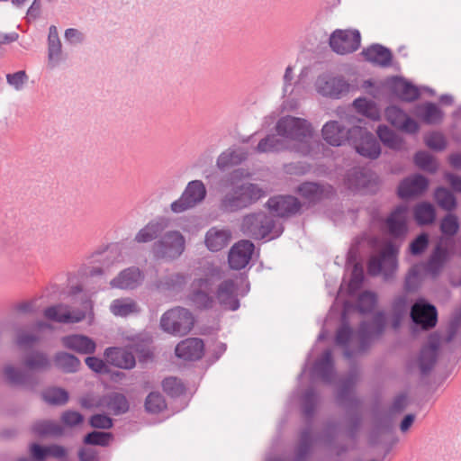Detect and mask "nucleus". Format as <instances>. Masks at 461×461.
I'll use <instances>...</instances> for the list:
<instances>
[{
    "instance_id": "nucleus-1",
    "label": "nucleus",
    "mask_w": 461,
    "mask_h": 461,
    "mask_svg": "<svg viewBox=\"0 0 461 461\" xmlns=\"http://www.w3.org/2000/svg\"><path fill=\"white\" fill-rule=\"evenodd\" d=\"M385 327L386 315L383 311L375 312L371 321H362L356 334L343 320L337 330L335 342L343 348L345 358L350 360L366 352L373 341L383 335Z\"/></svg>"
},
{
    "instance_id": "nucleus-2",
    "label": "nucleus",
    "mask_w": 461,
    "mask_h": 461,
    "mask_svg": "<svg viewBox=\"0 0 461 461\" xmlns=\"http://www.w3.org/2000/svg\"><path fill=\"white\" fill-rule=\"evenodd\" d=\"M459 330H461V308L455 313L444 332L431 333L421 347L415 360V365L420 375H427L431 372L437 363L441 346L451 342Z\"/></svg>"
},
{
    "instance_id": "nucleus-3",
    "label": "nucleus",
    "mask_w": 461,
    "mask_h": 461,
    "mask_svg": "<svg viewBox=\"0 0 461 461\" xmlns=\"http://www.w3.org/2000/svg\"><path fill=\"white\" fill-rule=\"evenodd\" d=\"M276 131L280 137L289 140L291 151L303 157L311 153L312 126L307 120L290 115L283 116L277 121Z\"/></svg>"
},
{
    "instance_id": "nucleus-4",
    "label": "nucleus",
    "mask_w": 461,
    "mask_h": 461,
    "mask_svg": "<svg viewBox=\"0 0 461 461\" xmlns=\"http://www.w3.org/2000/svg\"><path fill=\"white\" fill-rule=\"evenodd\" d=\"M357 382V370H351L348 376L341 381L336 395L338 404L348 410L346 433L351 439L357 438L362 424V414L358 410L361 401L354 392Z\"/></svg>"
},
{
    "instance_id": "nucleus-5",
    "label": "nucleus",
    "mask_w": 461,
    "mask_h": 461,
    "mask_svg": "<svg viewBox=\"0 0 461 461\" xmlns=\"http://www.w3.org/2000/svg\"><path fill=\"white\" fill-rule=\"evenodd\" d=\"M263 195V190L257 184L242 183L222 192L217 208L221 213H235L249 207Z\"/></svg>"
},
{
    "instance_id": "nucleus-6",
    "label": "nucleus",
    "mask_w": 461,
    "mask_h": 461,
    "mask_svg": "<svg viewBox=\"0 0 461 461\" xmlns=\"http://www.w3.org/2000/svg\"><path fill=\"white\" fill-rule=\"evenodd\" d=\"M241 231L254 240H274L284 231L283 225L274 216L264 212H252L242 218Z\"/></svg>"
},
{
    "instance_id": "nucleus-7",
    "label": "nucleus",
    "mask_w": 461,
    "mask_h": 461,
    "mask_svg": "<svg viewBox=\"0 0 461 461\" xmlns=\"http://www.w3.org/2000/svg\"><path fill=\"white\" fill-rule=\"evenodd\" d=\"M215 287L216 280L212 276L194 279L186 295L187 303L199 311L214 309L216 306V300L213 295Z\"/></svg>"
},
{
    "instance_id": "nucleus-8",
    "label": "nucleus",
    "mask_w": 461,
    "mask_h": 461,
    "mask_svg": "<svg viewBox=\"0 0 461 461\" xmlns=\"http://www.w3.org/2000/svg\"><path fill=\"white\" fill-rule=\"evenodd\" d=\"M399 249L392 242H387L382 249L370 257L367 262V272L372 276L383 275L384 280L392 279L398 268Z\"/></svg>"
},
{
    "instance_id": "nucleus-9",
    "label": "nucleus",
    "mask_w": 461,
    "mask_h": 461,
    "mask_svg": "<svg viewBox=\"0 0 461 461\" xmlns=\"http://www.w3.org/2000/svg\"><path fill=\"white\" fill-rule=\"evenodd\" d=\"M185 249V239L177 230H169L152 245L151 252L157 259L171 261L178 258Z\"/></svg>"
},
{
    "instance_id": "nucleus-10",
    "label": "nucleus",
    "mask_w": 461,
    "mask_h": 461,
    "mask_svg": "<svg viewBox=\"0 0 461 461\" xmlns=\"http://www.w3.org/2000/svg\"><path fill=\"white\" fill-rule=\"evenodd\" d=\"M194 318L192 312L183 307H176L166 312L160 319L161 329L172 335L185 336L193 328Z\"/></svg>"
},
{
    "instance_id": "nucleus-11",
    "label": "nucleus",
    "mask_w": 461,
    "mask_h": 461,
    "mask_svg": "<svg viewBox=\"0 0 461 461\" xmlns=\"http://www.w3.org/2000/svg\"><path fill=\"white\" fill-rule=\"evenodd\" d=\"M349 144L362 157L376 159L381 154V146L375 137L366 128H349Z\"/></svg>"
},
{
    "instance_id": "nucleus-12",
    "label": "nucleus",
    "mask_w": 461,
    "mask_h": 461,
    "mask_svg": "<svg viewBox=\"0 0 461 461\" xmlns=\"http://www.w3.org/2000/svg\"><path fill=\"white\" fill-rule=\"evenodd\" d=\"M206 193V187L203 181H190L181 196L171 203V211L175 213H181L195 207L204 200Z\"/></svg>"
},
{
    "instance_id": "nucleus-13",
    "label": "nucleus",
    "mask_w": 461,
    "mask_h": 461,
    "mask_svg": "<svg viewBox=\"0 0 461 461\" xmlns=\"http://www.w3.org/2000/svg\"><path fill=\"white\" fill-rule=\"evenodd\" d=\"M315 89L318 94L324 97L339 99L349 92L350 85L341 76L323 73L317 77Z\"/></svg>"
},
{
    "instance_id": "nucleus-14",
    "label": "nucleus",
    "mask_w": 461,
    "mask_h": 461,
    "mask_svg": "<svg viewBox=\"0 0 461 461\" xmlns=\"http://www.w3.org/2000/svg\"><path fill=\"white\" fill-rule=\"evenodd\" d=\"M361 36L357 30H336L330 37L331 50L340 55L358 50Z\"/></svg>"
},
{
    "instance_id": "nucleus-15",
    "label": "nucleus",
    "mask_w": 461,
    "mask_h": 461,
    "mask_svg": "<svg viewBox=\"0 0 461 461\" xmlns=\"http://www.w3.org/2000/svg\"><path fill=\"white\" fill-rule=\"evenodd\" d=\"M410 316L412 322L423 330L435 327L438 321L436 307L424 299H419L414 303L411 308Z\"/></svg>"
},
{
    "instance_id": "nucleus-16",
    "label": "nucleus",
    "mask_w": 461,
    "mask_h": 461,
    "mask_svg": "<svg viewBox=\"0 0 461 461\" xmlns=\"http://www.w3.org/2000/svg\"><path fill=\"white\" fill-rule=\"evenodd\" d=\"M213 295L215 296L216 304H220L223 310L234 312L240 308L237 285L232 279H226L219 285L216 284Z\"/></svg>"
},
{
    "instance_id": "nucleus-17",
    "label": "nucleus",
    "mask_w": 461,
    "mask_h": 461,
    "mask_svg": "<svg viewBox=\"0 0 461 461\" xmlns=\"http://www.w3.org/2000/svg\"><path fill=\"white\" fill-rule=\"evenodd\" d=\"M43 315L49 321L63 324L77 323L86 318V312L84 311H70V307L64 303H58L47 307L43 312Z\"/></svg>"
},
{
    "instance_id": "nucleus-18",
    "label": "nucleus",
    "mask_w": 461,
    "mask_h": 461,
    "mask_svg": "<svg viewBox=\"0 0 461 461\" xmlns=\"http://www.w3.org/2000/svg\"><path fill=\"white\" fill-rule=\"evenodd\" d=\"M347 185L353 191H373L376 186L375 176L369 169L354 167L347 175Z\"/></svg>"
},
{
    "instance_id": "nucleus-19",
    "label": "nucleus",
    "mask_w": 461,
    "mask_h": 461,
    "mask_svg": "<svg viewBox=\"0 0 461 461\" xmlns=\"http://www.w3.org/2000/svg\"><path fill=\"white\" fill-rule=\"evenodd\" d=\"M254 249V244L247 240H240L233 245L228 256L230 268L236 270L244 268L251 259Z\"/></svg>"
},
{
    "instance_id": "nucleus-20",
    "label": "nucleus",
    "mask_w": 461,
    "mask_h": 461,
    "mask_svg": "<svg viewBox=\"0 0 461 461\" xmlns=\"http://www.w3.org/2000/svg\"><path fill=\"white\" fill-rule=\"evenodd\" d=\"M271 212L278 217H289L296 214L301 209L299 200L292 195H279L270 198L267 203Z\"/></svg>"
},
{
    "instance_id": "nucleus-21",
    "label": "nucleus",
    "mask_w": 461,
    "mask_h": 461,
    "mask_svg": "<svg viewBox=\"0 0 461 461\" xmlns=\"http://www.w3.org/2000/svg\"><path fill=\"white\" fill-rule=\"evenodd\" d=\"M442 243L443 239L436 245L427 262L423 265L425 273L432 278H436L440 275L449 258L448 249Z\"/></svg>"
},
{
    "instance_id": "nucleus-22",
    "label": "nucleus",
    "mask_w": 461,
    "mask_h": 461,
    "mask_svg": "<svg viewBox=\"0 0 461 461\" xmlns=\"http://www.w3.org/2000/svg\"><path fill=\"white\" fill-rule=\"evenodd\" d=\"M144 275L136 267H131L121 271L116 277L110 281L112 288L133 290L141 285Z\"/></svg>"
},
{
    "instance_id": "nucleus-23",
    "label": "nucleus",
    "mask_w": 461,
    "mask_h": 461,
    "mask_svg": "<svg viewBox=\"0 0 461 461\" xmlns=\"http://www.w3.org/2000/svg\"><path fill=\"white\" fill-rule=\"evenodd\" d=\"M428 179L419 174L404 178L399 184L397 194L402 199H409L421 194L428 188Z\"/></svg>"
},
{
    "instance_id": "nucleus-24",
    "label": "nucleus",
    "mask_w": 461,
    "mask_h": 461,
    "mask_svg": "<svg viewBox=\"0 0 461 461\" xmlns=\"http://www.w3.org/2000/svg\"><path fill=\"white\" fill-rule=\"evenodd\" d=\"M203 341L198 338L186 339L176 347L175 352L177 357L187 361L200 359L203 355Z\"/></svg>"
},
{
    "instance_id": "nucleus-25",
    "label": "nucleus",
    "mask_w": 461,
    "mask_h": 461,
    "mask_svg": "<svg viewBox=\"0 0 461 461\" xmlns=\"http://www.w3.org/2000/svg\"><path fill=\"white\" fill-rule=\"evenodd\" d=\"M322 137L331 146H341L349 143V129H346L337 121L326 122L321 130Z\"/></svg>"
},
{
    "instance_id": "nucleus-26",
    "label": "nucleus",
    "mask_w": 461,
    "mask_h": 461,
    "mask_svg": "<svg viewBox=\"0 0 461 461\" xmlns=\"http://www.w3.org/2000/svg\"><path fill=\"white\" fill-rule=\"evenodd\" d=\"M407 212L405 205H398L387 217L386 226L388 232L394 238H400L407 232Z\"/></svg>"
},
{
    "instance_id": "nucleus-27",
    "label": "nucleus",
    "mask_w": 461,
    "mask_h": 461,
    "mask_svg": "<svg viewBox=\"0 0 461 461\" xmlns=\"http://www.w3.org/2000/svg\"><path fill=\"white\" fill-rule=\"evenodd\" d=\"M97 406L107 410L113 415H121L129 411L130 404L126 396L120 393H110L103 395L97 402Z\"/></svg>"
},
{
    "instance_id": "nucleus-28",
    "label": "nucleus",
    "mask_w": 461,
    "mask_h": 461,
    "mask_svg": "<svg viewBox=\"0 0 461 461\" xmlns=\"http://www.w3.org/2000/svg\"><path fill=\"white\" fill-rule=\"evenodd\" d=\"M107 363L122 369H131L136 365L135 357L131 351L123 348H108L104 351Z\"/></svg>"
},
{
    "instance_id": "nucleus-29",
    "label": "nucleus",
    "mask_w": 461,
    "mask_h": 461,
    "mask_svg": "<svg viewBox=\"0 0 461 461\" xmlns=\"http://www.w3.org/2000/svg\"><path fill=\"white\" fill-rule=\"evenodd\" d=\"M169 221L160 217L150 221L146 226L140 229L135 235L134 240L138 243H147L158 238L168 227Z\"/></svg>"
},
{
    "instance_id": "nucleus-30",
    "label": "nucleus",
    "mask_w": 461,
    "mask_h": 461,
    "mask_svg": "<svg viewBox=\"0 0 461 461\" xmlns=\"http://www.w3.org/2000/svg\"><path fill=\"white\" fill-rule=\"evenodd\" d=\"M361 54L366 61L377 67L388 68L392 64L393 55L391 50L380 44H373L364 49Z\"/></svg>"
},
{
    "instance_id": "nucleus-31",
    "label": "nucleus",
    "mask_w": 461,
    "mask_h": 461,
    "mask_svg": "<svg viewBox=\"0 0 461 461\" xmlns=\"http://www.w3.org/2000/svg\"><path fill=\"white\" fill-rule=\"evenodd\" d=\"M388 84L391 91L405 102H413L420 97L418 87L402 77H393Z\"/></svg>"
},
{
    "instance_id": "nucleus-32",
    "label": "nucleus",
    "mask_w": 461,
    "mask_h": 461,
    "mask_svg": "<svg viewBox=\"0 0 461 461\" xmlns=\"http://www.w3.org/2000/svg\"><path fill=\"white\" fill-rule=\"evenodd\" d=\"M65 348L74 350L79 354H92L95 351V342L85 335H68L61 339Z\"/></svg>"
},
{
    "instance_id": "nucleus-33",
    "label": "nucleus",
    "mask_w": 461,
    "mask_h": 461,
    "mask_svg": "<svg viewBox=\"0 0 461 461\" xmlns=\"http://www.w3.org/2000/svg\"><path fill=\"white\" fill-rule=\"evenodd\" d=\"M313 373L326 384H331L333 382L335 370L330 349H326L322 356L315 361Z\"/></svg>"
},
{
    "instance_id": "nucleus-34",
    "label": "nucleus",
    "mask_w": 461,
    "mask_h": 461,
    "mask_svg": "<svg viewBox=\"0 0 461 461\" xmlns=\"http://www.w3.org/2000/svg\"><path fill=\"white\" fill-rule=\"evenodd\" d=\"M231 239V232L228 229L211 228L205 235V245L211 251H220L227 247Z\"/></svg>"
},
{
    "instance_id": "nucleus-35",
    "label": "nucleus",
    "mask_w": 461,
    "mask_h": 461,
    "mask_svg": "<svg viewBox=\"0 0 461 461\" xmlns=\"http://www.w3.org/2000/svg\"><path fill=\"white\" fill-rule=\"evenodd\" d=\"M62 60V45L58 29L50 25L48 35V64L50 68L57 67Z\"/></svg>"
},
{
    "instance_id": "nucleus-36",
    "label": "nucleus",
    "mask_w": 461,
    "mask_h": 461,
    "mask_svg": "<svg viewBox=\"0 0 461 461\" xmlns=\"http://www.w3.org/2000/svg\"><path fill=\"white\" fill-rule=\"evenodd\" d=\"M284 150L291 151V143L278 134H269L263 138L258 144L256 151L258 153H275Z\"/></svg>"
},
{
    "instance_id": "nucleus-37",
    "label": "nucleus",
    "mask_w": 461,
    "mask_h": 461,
    "mask_svg": "<svg viewBox=\"0 0 461 461\" xmlns=\"http://www.w3.org/2000/svg\"><path fill=\"white\" fill-rule=\"evenodd\" d=\"M23 365L30 371L41 372L50 367V360L46 353L34 350L23 357Z\"/></svg>"
},
{
    "instance_id": "nucleus-38",
    "label": "nucleus",
    "mask_w": 461,
    "mask_h": 461,
    "mask_svg": "<svg viewBox=\"0 0 461 461\" xmlns=\"http://www.w3.org/2000/svg\"><path fill=\"white\" fill-rule=\"evenodd\" d=\"M246 159V153L240 149H228L217 158V167L220 170L225 171L231 167L240 164Z\"/></svg>"
},
{
    "instance_id": "nucleus-39",
    "label": "nucleus",
    "mask_w": 461,
    "mask_h": 461,
    "mask_svg": "<svg viewBox=\"0 0 461 461\" xmlns=\"http://www.w3.org/2000/svg\"><path fill=\"white\" fill-rule=\"evenodd\" d=\"M416 114L428 124L438 123L443 118L442 111L435 104L430 102L417 106Z\"/></svg>"
},
{
    "instance_id": "nucleus-40",
    "label": "nucleus",
    "mask_w": 461,
    "mask_h": 461,
    "mask_svg": "<svg viewBox=\"0 0 461 461\" xmlns=\"http://www.w3.org/2000/svg\"><path fill=\"white\" fill-rule=\"evenodd\" d=\"M110 311L115 316L127 317L132 313H139L140 309L138 303L131 298H119L110 304Z\"/></svg>"
},
{
    "instance_id": "nucleus-41",
    "label": "nucleus",
    "mask_w": 461,
    "mask_h": 461,
    "mask_svg": "<svg viewBox=\"0 0 461 461\" xmlns=\"http://www.w3.org/2000/svg\"><path fill=\"white\" fill-rule=\"evenodd\" d=\"M313 443L312 428L307 427L300 433L299 443L295 448L294 461H306Z\"/></svg>"
},
{
    "instance_id": "nucleus-42",
    "label": "nucleus",
    "mask_w": 461,
    "mask_h": 461,
    "mask_svg": "<svg viewBox=\"0 0 461 461\" xmlns=\"http://www.w3.org/2000/svg\"><path fill=\"white\" fill-rule=\"evenodd\" d=\"M379 140L384 146L394 150H401L404 147L402 139L386 125H379L376 130Z\"/></svg>"
},
{
    "instance_id": "nucleus-43",
    "label": "nucleus",
    "mask_w": 461,
    "mask_h": 461,
    "mask_svg": "<svg viewBox=\"0 0 461 461\" xmlns=\"http://www.w3.org/2000/svg\"><path fill=\"white\" fill-rule=\"evenodd\" d=\"M54 365L65 373H75L80 366V360L68 352H58L54 356Z\"/></svg>"
},
{
    "instance_id": "nucleus-44",
    "label": "nucleus",
    "mask_w": 461,
    "mask_h": 461,
    "mask_svg": "<svg viewBox=\"0 0 461 461\" xmlns=\"http://www.w3.org/2000/svg\"><path fill=\"white\" fill-rule=\"evenodd\" d=\"M297 190L303 198L311 203H315L322 199L325 196L326 192L323 185L312 182H304L301 184Z\"/></svg>"
},
{
    "instance_id": "nucleus-45",
    "label": "nucleus",
    "mask_w": 461,
    "mask_h": 461,
    "mask_svg": "<svg viewBox=\"0 0 461 461\" xmlns=\"http://www.w3.org/2000/svg\"><path fill=\"white\" fill-rule=\"evenodd\" d=\"M318 394L313 388L307 389L302 398L303 414L308 420V427L310 428L318 404Z\"/></svg>"
},
{
    "instance_id": "nucleus-46",
    "label": "nucleus",
    "mask_w": 461,
    "mask_h": 461,
    "mask_svg": "<svg viewBox=\"0 0 461 461\" xmlns=\"http://www.w3.org/2000/svg\"><path fill=\"white\" fill-rule=\"evenodd\" d=\"M413 215L419 225H428L434 221L436 213L433 205L429 203L417 204L413 210Z\"/></svg>"
},
{
    "instance_id": "nucleus-47",
    "label": "nucleus",
    "mask_w": 461,
    "mask_h": 461,
    "mask_svg": "<svg viewBox=\"0 0 461 461\" xmlns=\"http://www.w3.org/2000/svg\"><path fill=\"white\" fill-rule=\"evenodd\" d=\"M32 431L38 436H59L63 429L61 426L52 420H39L32 426Z\"/></svg>"
},
{
    "instance_id": "nucleus-48",
    "label": "nucleus",
    "mask_w": 461,
    "mask_h": 461,
    "mask_svg": "<svg viewBox=\"0 0 461 461\" xmlns=\"http://www.w3.org/2000/svg\"><path fill=\"white\" fill-rule=\"evenodd\" d=\"M353 106L359 113L371 118L372 120H377L380 116L379 110L372 100L359 97L354 100Z\"/></svg>"
},
{
    "instance_id": "nucleus-49",
    "label": "nucleus",
    "mask_w": 461,
    "mask_h": 461,
    "mask_svg": "<svg viewBox=\"0 0 461 461\" xmlns=\"http://www.w3.org/2000/svg\"><path fill=\"white\" fill-rule=\"evenodd\" d=\"M43 400L51 405H64L68 401V393L58 387H52L42 393Z\"/></svg>"
},
{
    "instance_id": "nucleus-50",
    "label": "nucleus",
    "mask_w": 461,
    "mask_h": 461,
    "mask_svg": "<svg viewBox=\"0 0 461 461\" xmlns=\"http://www.w3.org/2000/svg\"><path fill=\"white\" fill-rule=\"evenodd\" d=\"M434 195L438 204L444 210L452 211L456 208V198L454 194L447 188L438 187Z\"/></svg>"
},
{
    "instance_id": "nucleus-51",
    "label": "nucleus",
    "mask_w": 461,
    "mask_h": 461,
    "mask_svg": "<svg viewBox=\"0 0 461 461\" xmlns=\"http://www.w3.org/2000/svg\"><path fill=\"white\" fill-rule=\"evenodd\" d=\"M4 374L7 381L13 385H23L29 381V375L26 372L11 365L5 366Z\"/></svg>"
},
{
    "instance_id": "nucleus-52",
    "label": "nucleus",
    "mask_w": 461,
    "mask_h": 461,
    "mask_svg": "<svg viewBox=\"0 0 461 461\" xmlns=\"http://www.w3.org/2000/svg\"><path fill=\"white\" fill-rule=\"evenodd\" d=\"M376 303V294L371 291H365L358 296L357 307L361 313H368L374 310Z\"/></svg>"
},
{
    "instance_id": "nucleus-53",
    "label": "nucleus",
    "mask_w": 461,
    "mask_h": 461,
    "mask_svg": "<svg viewBox=\"0 0 461 461\" xmlns=\"http://www.w3.org/2000/svg\"><path fill=\"white\" fill-rule=\"evenodd\" d=\"M414 162L422 170L433 173L438 169V164L427 151H419L414 156Z\"/></svg>"
},
{
    "instance_id": "nucleus-54",
    "label": "nucleus",
    "mask_w": 461,
    "mask_h": 461,
    "mask_svg": "<svg viewBox=\"0 0 461 461\" xmlns=\"http://www.w3.org/2000/svg\"><path fill=\"white\" fill-rule=\"evenodd\" d=\"M167 404L164 397L159 393H150L145 401V408L148 412L158 413L166 409Z\"/></svg>"
},
{
    "instance_id": "nucleus-55",
    "label": "nucleus",
    "mask_w": 461,
    "mask_h": 461,
    "mask_svg": "<svg viewBox=\"0 0 461 461\" xmlns=\"http://www.w3.org/2000/svg\"><path fill=\"white\" fill-rule=\"evenodd\" d=\"M440 231L444 236L453 237L459 230V222L455 214H447L440 221Z\"/></svg>"
},
{
    "instance_id": "nucleus-56",
    "label": "nucleus",
    "mask_w": 461,
    "mask_h": 461,
    "mask_svg": "<svg viewBox=\"0 0 461 461\" xmlns=\"http://www.w3.org/2000/svg\"><path fill=\"white\" fill-rule=\"evenodd\" d=\"M113 435L109 432L96 431L87 433L84 438V443L93 446H108Z\"/></svg>"
},
{
    "instance_id": "nucleus-57",
    "label": "nucleus",
    "mask_w": 461,
    "mask_h": 461,
    "mask_svg": "<svg viewBox=\"0 0 461 461\" xmlns=\"http://www.w3.org/2000/svg\"><path fill=\"white\" fill-rule=\"evenodd\" d=\"M162 387L166 393L171 397L180 396L185 393V386L176 377H167L162 382Z\"/></svg>"
},
{
    "instance_id": "nucleus-58",
    "label": "nucleus",
    "mask_w": 461,
    "mask_h": 461,
    "mask_svg": "<svg viewBox=\"0 0 461 461\" xmlns=\"http://www.w3.org/2000/svg\"><path fill=\"white\" fill-rule=\"evenodd\" d=\"M420 282V267L418 265L412 266L404 281V289L407 292H412L418 289Z\"/></svg>"
},
{
    "instance_id": "nucleus-59",
    "label": "nucleus",
    "mask_w": 461,
    "mask_h": 461,
    "mask_svg": "<svg viewBox=\"0 0 461 461\" xmlns=\"http://www.w3.org/2000/svg\"><path fill=\"white\" fill-rule=\"evenodd\" d=\"M407 114L399 107L392 105L386 108V120L394 127L398 128Z\"/></svg>"
},
{
    "instance_id": "nucleus-60",
    "label": "nucleus",
    "mask_w": 461,
    "mask_h": 461,
    "mask_svg": "<svg viewBox=\"0 0 461 461\" xmlns=\"http://www.w3.org/2000/svg\"><path fill=\"white\" fill-rule=\"evenodd\" d=\"M407 405H408L407 393H401L393 398L390 407L388 408V413L391 416L399 414L406 409Z\"/></svg>"
},
{
    "instance_id": "nucleus-61",
    "label": "nucleus",
    "mask_w": 461,
    "mask_h": 461,
    "mask_svg": "<svg viewBox=\"0 0 461 461\" xmlns=\"http://www.w3.org/2000/svg\"><path fill=\"white\" fill-rule=\"evenodd\" d=\"M429 245V235L425 232L418 235L410 244V251L412 255H420Z\"/></svg>"
},
{
    "instance_id": "nucleus-62",
    "label": "nucleus",
    "mask_w": 461,
    "mask_h": 461,
    "mask_svg": "<svg viewBox=\"0 0 461 461\" xmlns=\"http://www.w3.org/2000/svg\"><path fill=\"white\" fill-rule=\"evenodd\" d=\"M7 83L15 90H21L28 80L25 71L20 70L14 74L6 75Z\"/></svg>"
},
{
    "instance_id": "nucleus-63",
    "label": "nucleus",
    "mask_w": 461,
    "mask_h": 461,
    "mask_svg": "<svg viewBox=\"0 0 461 461\" xmlns=\"http://www.w3.org/2000/svg\"><path fill=\"white\" fill-rule=\"evenodd\" d=\"M426 145L434 150H442L446 147L444 137L438 132H432L425 138Z\"/></svg>"
},
{
    "instance_id": "nucleus-64",
    "label": "nucleus",
    "mask_w": 461,
    "mask_h": 461,
    "mask_svg": "<svg viewBox=\"0 0 461 461\" xmlns=\"http://www.w3.org/2000/svg\"><path fill=\"white\" fill-rule=\"evenodd\" d=\"M40 340L39 336L26 331H20L17 334L16 343L20 348H31Z\"/></svg>"
}]
</instances>
